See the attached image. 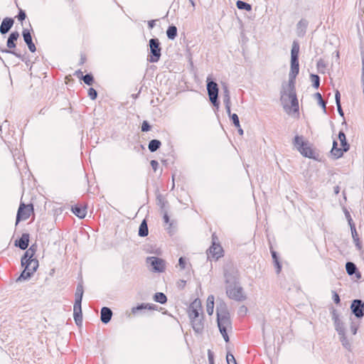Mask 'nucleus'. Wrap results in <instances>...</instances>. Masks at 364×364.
Here are the masks:
<instances>
[{"mask_svg": "<svg viewBox=\"0 0 364 364\" xmlns=\"http://www.w3.org/2000/svg\"><path fill=\"white\" fill-rule=\"evenodd\" d=\"M37 250V245H32L25 252L21 259V265L24 267L18 280L28 279L38 269V260L34 258Z\"/></svg>", "mask_w": 364, "mask_h": 364, "instance_id": "obj_1", "label": "nucleus"}, {"mask_svg": "<svg viewBox=\"0 0 364 364\" xmlns=\"http://www.w3.org/2000/svg\"><path fill=\"white\" fill-rule=\"evenodd\" d=\"M218 326L224 340L229 341L228 331L232 328L229 313L225 310H217Z\"/></svg>", "mask_w": 364, "mask_h": 364, "instance_id": "obj_2", "label": "nucleus"}, {"mask_svg": "<svg viewBox=\"0 0 364 364\" xmlns=\"http://www.w3.org/2000/svg\"><path fill=\"white\" fill-rule=\"evenodd\" d=\"M293 144L303 156L309 159L316 158L315 151L309 141L304 139L302 136H295L293 140Z\"/></svg>", "mask_w": 364, "mask_h": 364, "instance_id": "obj_3", "label": "nucleus"}, {"mask_svg": "<svg viewBox=\"0 0 364 364\" xmlns=\"http://www.w3.org/2000/svg\"><path fill=\"white\" fill-rule=\"evenodd\" d=\"M83 287L82 284H78L76 288L75 294V304L73 306V315L74 319L77 324H79L82 321V309L81 302L83 296Z\"/></svg>", "mask_w": 364, "mask_h": 364, "instance_id": "obj_4", "label": "nucleus"}, {"mask_svg": "<svg viewBox=\"0 0 364 364\" xmlns=\"http://www.w3.org/2000/svg\"><path fill=\"white\" fill-rule=\"evenodd\" d=\"M338 140L340 141V146H338V141H333L331 154L336 158H340L343 156V153L349 149V144L346 141V135L343 132L338 134Z\"/></svg>", "mask_w": 364, "mask_h": 364, "instance_id": "obj_5", "label": "nucleus"}, {"mask_svg": "<svg viewBox=\"0 0 364 364\" xmlns=\"http://www.w3.org/2000/svg\"><path fill=\"white\" fill-rule=\"evenodd\" d=\"M287 96L290 102V105L285 103L284 105V109L288 114L296 113L299 114V102L294 87L290 88V90L287 94Z\"/></svg>", "mask_w": 364, "mask_h": 364, "instance_id": "obj_6", "label": "nucleus"}, {"mask_svg": "<svg viewBox=\"0 0 364 364\" xmlns=\"http://www.w3.org/2000/svg\"><path fill=\"white\" fill-rule=\"evenodd\" d=\"M33 213L34 210L32 203L25 204L24 203H21L17 211L16 224H18L21 220H28Z\"/></svg>", "mask_w": 364, "mask_h": 364, "instance_id": "obj_7", "label": "nucleus"}, {"mask_svg": "<svg viewBox=\"0 0 364 364\" xmlns=\"http://www.w3.org/2000/svg\"><path fill=\"white\" fill-rule=\"evenodd\" d=\"M217 237L213 235V244L207 250V255L209 259L218 260L224 255V250L222 246L215 242Z\"/></svg>", "mask_w": 364, "mask_h": 364, "instance_id": "obj_8", "label": "nucleus"}, {"mask_svg": "<svg viewBox=\"0 0 364 364\" xmlns=\"http://www.w3.org/2000/svg\"><path fill=\"white\" fill-rule=\"evenodd\" d=\"M149 46L151 50V55L149 60L151 63H156L159 60L161 57L160 43L157 38H151L149 41Z\"/></svg>", "mask_w": 364, "mask_h": 364, "instance_id": "obj_9", "label": "nucleus"}, {"mask_svg": "<svg viewBox=\"0 0 364 364\" xmlns=\"http://www.w3.org/2000/svg\"><path fill=\"white\" fill-rule=\"evenodd\" d=\"M188 315L189 318L200 317L203 314L202 302L200 299H194L188 308Z\"/></svg>", "mask_w": 364, "mask_h": 364, "instance_id": "obj_10", "label": "nucleus"}, {"mask_svg": "<svg viewBox=\"0 0 364 364\" xmlns=\"http://www.w3.org/2000/svg\"><path fill=\"white\" fill-rule=\"evenodd\" d=\"M227 294L230 299L237 301H242L246 298L242 288L236 284L229 286Z\"/></svg>", "mask_w": 364, "mask_h": 364, "instance_id": "obj_11", "label": "nucleus"}, {"mask_svg": "<svg viewBox=\"0 0 364 364\" xmlns=\"http://www.w3.org/2000/svg\"><path fill=\"white\" fill-rule=\"evenodd\" d=\"M146 260L152 267L154 272H163L165 271L166 262L163 259L156 257H148Z\"/></svg>", "mask_w": 364, "mask_h": 364, "instance_id": "obj_12", "label": "nucleus"}, {"mask_svg": "<svg viewBox=\"0 0 364 364\" xmlns=\"http://www.w3.org/2000/svg\"><path fill=\"white\" fill-rule=\"evenodd\" d=\"M207 90L210 102L215 106H218V87L217 83L213 81L208 82L207 85Z\"/></svg>", "mask_w": 364, "mask_h": 364, "instance_id": "obj_13", "label": "nucleus"}, {"mask_svg": "<svg viewBox=\"0 0 364 364\" xmlns=\"http://www.w3.org/2000/svg\"><path fill=\"white\" fill-rule=\"evenodd\" d=\"M350 309L357 318H361L364 315V302L359 299L353 301Z\"/></svg>", "mask_w": 364, "mask_h": 364, "instance_id": "obj_14", "label": "nucleus"}, {"mask_svg": "<svg viewBox=\"0 0 364 364\" xmlns=\"http://www.w3.org/2000/svg\"><path fill=\"white\" fill-rule=\"evenodd\" d=\"M192 327L196 333H201L204 328L203 315L200 317L190 318Z\"/></svg>", "mask_w": 364, "mask_h": 364, "instance_id": "obj_15", "label": "nucleus"}, {"mask_svg": "<svg viewBox=\"0 0 364 364\" xmlns=\"http://www.w3.org/2000/svg\"><path fill=\"white\" fill-rule=\"evenodd\" d=\"M140 310L156 311L157 310V306L153 304L142 303L136 306L132 307L131 309V313L134 315H136Z\"/></svg>", "mask_w": 364, "mask_h": 364, "instance_id": "obj_16", "label": "nucleus"}, {"mask_svg": "<svg viewBox=\"0 0 364 364\" xmlns=\"http://www.w3.org/2000/svg\"><path fill=\"white\" fill-rule=\"evenodd\" d=\"M23 37L26 43L28 45V49L31 52L34 53L36 50L35 44L32 41V36L31 32L28 29L23 31Z\"/></svg>", "mask_w": 364, "mask_h": 364, "instance_id": "obj_17", "label": "nucleus"}, {"mask_svg": "<svg viewBox=\"0 0 364 364\" xmlns=\"http://www.w3.org/2000/svg\"><path fill=\"white\" fill-rule=\"evenodd\" d=\"M71 210L80 218H84L87 215V207L83 204H76L72 207Z\"/></svg>", "mask_w": 364, "mask_h": 364, "instance_id": "obj_18", "label": "nucleus"}, {"mask_svg": "<svg viewBox=\"0 0 364 364\" xmlns=\"http://www.w3.org/2000/svg\"><path fill=\"white\" fill-rule=\"evenodd\" d=\"M29 243V234L23 233L18 240H16L15 245L21 250H26Z\"/></svg>", "mask_w": 364, "mask_h": 364, "instance_id": "obj_19", "label": "nucleus"}, {"mask_svg": "<svg viewBox=\"0 0 364 364\" xmlns=\"http://www.w3.org/2000/svg\"><path fill=\"white\" fill-rule=\"evenodd\" d=\"M14 20L11 18H5L0 26V32L2 34L7 33L14 25Z\"/></svg>", "mask_w": 364, "mask_h": 364, "instance_id": "obj_20", "label": "nucleus"}, {"mask_svg": "<svg viewBox=\"0 0 364 364\" xmlns=\"http://www.w3.org/2000/svg\"><path fill=\"white\" fill-rule=\"evenodd\" d=\"M299 59H291V70L289 76L291 79H295L296 75L299 74Z\"/></svg>", "mask_w": 364, "mask_h": 364, "instance_id": "obj_21", "label": "nucleus"}, {"mask_svg": "<svg viewBox=\"0 0 364 364\" xmlns=\"http://www.w3.org/2000/svg\"><path fill=\"white\" fill-rule=\"evenodd\" d=\"M76 77L80 79H82L84 82L88 85H92L94 82V77L90 74H87L85 75H82V72L80 70H77L75 74Z\"/></svg>", "mask_w": 364, "mask_h": 364, "instance_id": "obj_22", "label": "nucleus"}, {"mask_svg": "<svg viewBox=\"0 0 364 364\" xmlns=\"http://www.w3.org/2000/svg\"><path fill=\"white\" fill-rule=\"evenodd\" d=\"M112 316V312L109 308L103 307L101 309V321L103 323H107L111 320Z\"/></svg>", "mask_w": 364, "mask_h": 364, "instance_id": "obj_23", "label": "nucleus"}, {"mask_svg": "<svg viewBox=\"0 0 364 364\" xmlns=\"http://www.w3.org/2000/svg\"><path fill=\"white\" fill-rule=\"evenodd\" d=\"M19 33L17 31L12 32L7 41L6 46L9 48H14L16 47L15 42L18 40Z\"/></svg>", "mask_w": 364, "mask_h": 364, "instance_id": "obj_24", "label": "nucleus"}, {"mask_svg": "<svg viewBox=\"0 0 364 364\" xmlns=\"http://www.w3.org/2000/svg\"><path fill=\"white\" fill-rule=\"evenodd\" d=\"M214 296L210 295L206 300V311L208 315L211 316L214 311Z\"/></svg>", "mask_w": 364, "mask_h": 364, "instance_id": "obj_25", "label": "nucleus"}, {"mask_svg": "<svg viewBox=\"0 0 364 364\" xmlns=\"http://www.w3.org/2000/svg\"><path fill=\"white\" fill-rule=\"evenodd\" d=\"M299 44L297 41H294L291 50V59H299Z\"/></svg>", "mask_w": 364, "mask_h": 364, "instance_id": "obj_26", "label": "nucleus"}, {"mask_svg": "<svg viewBox=\"0 0 364 364\" xmlns=\"http://www.w3.org/2000/svg\"><path fill=\"white\" fill-rule=\"evenodd\" d=\"M148 233H149V230H148L147 224H146V220H144L139 226V235L141 237H145V236L148 235Z\"/></svg>", "mask_w": 364, "mask_h": 364, "instance_id": "obj_27", "label": "nucleus"}, {"mask_svg": "<svg viewBox=\"0 0 364 364\" xmlns=\"http://www.w3.org/2000/svg\"><path fill=\"white\" fill-rule=\"evenodd\" d=\"M161 143L159 140L152 139L149 141L148 148L150 151H156L161 146Z\"/></svg>", "mask_w": 364, "mask_h": 364, "instance_id": "obj_28", "label": "nucleus"}, {"mask_svg": "<svg viewBox=\"0 0 364 364\" xmlns=\"http://www.w3.org/2000/svg\"><path fill=\"white\" fill-rule=\"evenodd\" d=\"M154 300L156 302L164 304L167 301V297L164 293L157 292L154 296Z\"/></svg>", "mask_w": 364, "mask_h": 364, "instance_id": "obj_29", "label": "nucleus"}, {"mask_svg": "<svg viewBox=\"0 0 364 364\" xmlns=\"http://www.w3.org/2000/svg\"><path fill=\"white\" fill-rule=\"evenodd\" d=\"M166 35L169 39L173 40L177 36V28L175 26H171L166 31Z\"/></svg>", "mask_w": 364, "mask_h": 364, "instance_id": "obj_30", "label": "nucleus"}, {"mask_svg": "<svg viewBox=\"0 0 364 364\" xmlns=\"http://www.w3.org/2000/svg\"><path fill=\"white\" fill-rule=\"evenodd\" d=\"M236 5H237V7L239 9H245L247 11H251L252 9V6L250 4L246 3V2H244L242 1H240V0H238L237 2H236Z\"/></svg>", "mask_w": 364, "mask_h": 364, "instance_id": "obj_31", "label": "nucleus"}, {"mask_svg": "<svg viewBox=\"0 0 364 364\" xmlns=\"http://www.w3.org/2000/svg\"><path fill=\"white\" fill-rule=\"evenodd\" d=\"M346 272L348 274L352 275L355 273V265L352 262H347L346 264Z\"/></svg>", "mask_w": 364, "mask_h": 364, "instance_id": "obj_32", "label": "nucleus"}, {"mask_svg": "<svg viewBox=\"0 0 364 364\" xmlns=\"http://www.w3.org/2000/svg\"><path fill=\"white\" fill-rule=\"evenodd\" d=\"M311 82H313V85L315 88H318L320 84V79L317 75H311Z\"/></svg>", "mask_w": 364, "mask_h": 364, "instance_id": "obj_33", "label": "nucleus"}, {"mask_svg": "<svg viewBox=\"0 0 364 364\" xmlns=\"http://www.w3.org/2000/svg\"><path fill=\"white\" fill-rule=\"evenodd\" d=\"M88 96L90 97V99L95 100L97 96V91L92 87L89 88Z\"/></svg>", "mask_w": 364, "mask_h": 364, "instance_id": "obj_34", "label": "nucleus"}, {"mask_svg": "<svg viewBox=\"0 0 364 364\" xmlns=\"http://www.w3.org/2000/svg\"><path fill=\"white\" fill-rule=\"evenodd\" d=\"M231 119H232V122L235 124V126L237 128H240V124L238 116L236 114H231Z\"/></svg>", "mask_w": 364, "mask_h": 364, "instance_id": "obj_35", "label": "nucleus"}, {"mask_svg": "<svg viewBox=\"0 0 364 364\" xmlns=\"http://www.w3.org/2000/svg\"><path fill=\"white\" fill-rule=\"evenodd\" d=\"M16 18L21 22L24 21L26 19V14L25 11H23L22 9H19V13L16 16Z\"/></svg>", "mask_w": 364, "mask_h": 364, "instance_id": "obj_36", "label": "nucleus"}, {"mask_svg": "<svg viewBox=\"0 0 364 364\" xmlns=\"http://www.w3.org/2000/svg\"><path fill=\"white\" fill-rule=\"evenodd\" d=\"M178 265L181 269H183L186 268V260L183 257H180L178 259Z\"/></svg>", "mask_w": 364, "mask_h": 364, "instance_id": "obj_37", "label": "nucleus"}, {"mask_svg": "<svg viewBox=\"0 0 364 364\" xmlns=\"http://www.w3.org/2000/svg\"><path fill=\"white\" fill-rule=\"evenodd\" d=\"M151 127L149 124L148 122L144 121L141 124V131L142 132H148L150 129Z\"/></svg>", "mask_w": 364, "mask_h": 364, "instance_id": "obj_38", "label": "nucleus"}, {"mask_svg": "<svg viewBox=\"0 0 364 364\" xmlns=\"http://www.w3.org/2000/svg\"><path fill=\"white\" fill-rule=\"evenodd\" d=\"M150 164L154 170V171H156L159 168V163L156 160H151Z\"/></svg>", "mask_w": 364, "mask_h": 364, "instance_id": "obj_39", "label": "nucleus"}, {"mask_svg": "<svg viewBox=\"0 0 364 364\" xmlns=\"http://www.w3.org/2000/svg\"><path fill=\"white\" fill-rule=\"evenodd\" d=\"M333 301L336 304H340V297H339V295L336 292V291H333Z\"/></svg>", "mask_w": 364, "mask_h": 364, "instance_id": "obj_40", "label": "nucleus"}, {"mask_svg": "<svg viewBox=\"0 0 364 364\" xmlns=\"http://www.w3.org/2000/svg\"><path fill=\"white\" fill-rule=\"evenodd\" d=\"M208 360L210 364H214V355L210 350L208 351Z\"/></svg>", "mask_w": 364, "mask_h": 364, "instance_id": "obj_41", "label": "nucleus"}, {"mask_svg": "<svg viewBox=\"0 0 364 364\" xmlns=\"http://www.w3.org/2000/svg\"><path fill=\"white\" fill-rule=\"evenodd\" d=\"M335 97H336V101L337 107L340 109L341 95H340L339 91H338V90L336 91Z\"/></svg>", "mask_w": 364, "mask_h": 364, "instance_id": "obj_42", "label": "nucleus"}, {"mask_svg": "<svg viewBox=\"0 0 364 364\" xmlns=\"http://www.w3.org/2000/svg\"><path fill=\"white\" fill-rule=\"evenodd\" d=\"M228 364L230 363L235 362V358L232 354L228 353L226 356Z\"/></svg>", "mask_w": 364, "mask_h": 364, "instance_id": "obj_43", "label": "nucleus"}, {"mask_svg": "<svg viewBox=\"0 0 364 364\" xmlns=\"http://www.w3.org/2000/svg\"><path fill=\"white\" fill-rule=\"evenodd\" d=\"M316 97L319 100V103L325 108V102L322 99L321 95L320 93H316Z\"/></svg>", "mask_w": 364, "mask_h": 364, "instance_id": "obj_44", "label": "nucleus"}, {"mask_svg": "<svg viewBox=\"0 0 364 364\" xmlns=\"http://www.w3.org/2000/svg\"><path fill=\"white\" fill-rule=\"evenodd\" d=\"M163 219H164V222L166 224H169V225H171V224L169 223V217L166 213H165L164 214Z\"/></svg>", "mask_w": 364, "mask_h": 364, "instance_id": "obj_45", "label": "nucleus"}, {"mask_svg": "<svg viewBox=\"0 0 364 364\" xmlns=\"http://www.w3.org/2000/svg\"><path fill=\"white\" fill-rule=\"evenodd\" d=\"M155 20H151L148 21V26L150 29L153 28L155 26Z\"/></svg>", "mask_w": 364, "mask_h": 364, "instance_id": "obj_46", "label": "nucleus"}, {"mask_svg": "<svg viewBox=\"0 0 364 364\" xmlns=\"http://www.w3.org/2000/svg\"><path fill=\"white\" fill-rule=\"evenodd\" d=\"M229 103H230V99H229V97H228L227 102H226V109H227V112L229 114H230V107L229 105Z\"/></svg>", "mask_w": 364, "mask_h": 364, "instance_id": "obj_47", "label": "nucleus"}, {"mask_svg": "<svg viewBox=\"0 0 364 364\" xmlns=\"http://www.w3.org/2000/svg\"><path fill=\"white\" fill-rule=\"evenodd\" d=\"M336 330L339 331V333H341L343 331L341 327H340L339 325L337 326Z\"/></svg>", "mask_w": 364, "mask_h": 364, "instance_id": "obj_48", "label": "nucleus"}, {"mask_svg": "<svg viewBox=\"0 0 364 364\" xmlns=\"http://www.w3.org/2000/svg\"><path fill=\"white\" fill-rule=\"evenodd\" d=\"M85 60H86L85 57H82L81 58V63H84L85 62Z\"/></svg>", "mask_w": 364, "mask_h": 364, "instance_id": "obj_49", "label": "nucleus"}, {"mask_svg": "<svg viewBox=\"0 0 364 364\" xmlns=\"http://www.w3.org/2000/svg\"><path fill=\"white\" fill-rule=\"evenodd\" d=\"M272 257L275 260L277 259L276 253L274 252H272Z\"/></svg>", "mask_w": 364, "mask_h": 364, "instance_id": "obj_50", "label": "nucleus"}, {"mask_svg": "<svg viewBox=\"0 0 364 364\" xmlns=\"http://www.w3.org/2000/svg\"><path fill=\"white\" fill-rule=\"evenodd\" d=\"M338 111L339 112V113H340L341 114H343V112H342V109H341V106H340V109H339V108H338Z\"/></svg>", "mask_w": 364, "mask_h": 364, "instance_id": "obj_51", "label": "nucleus"}, {"mask_svg": "<svg viewBox=\"0 0 364 364\" xmlns=\"http://www.w3.org/2000/svg\"><path fill=\"white\" fill-rule=\"evenodd\" d=\"M228 364H237V363H236V360H235V362L230 363H228Z\"/></svg>", "mask_w": 364, "mask_h": 364, "instance_id": "obj_52", "label": "nucleus"}, {"mask_svg": "<svg viewBox=\"0 0 364 364\" xmlns=\"http://www.w3.org/2000/svg\"><path fill=\"white\" fill-rule=\"evenodd\" d=\"M239 133L242 134V129H239Z\"/></svg>", "mask_w": 364, "mask_h": 364, "instance_id": "obj_53", "label": "nucleus"}]
</instances>
